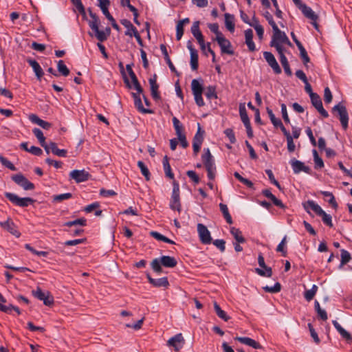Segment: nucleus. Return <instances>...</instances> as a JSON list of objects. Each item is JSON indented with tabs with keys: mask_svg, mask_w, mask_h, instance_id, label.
<instances>
[{
	"mask_svg": "<svg viewBox=\"0 0 352 352\" xmlns=\"http://www.w3.org/2000/svg\"><path fill=\"white\" fill-rule=\"evenodd\" d=\"M286 239H287V236H285L283 237V239H282V241H280V243L278 245L277 248H276V251L281 252L282 255L283 256H285L287 254V251L285 248V245L286 243Z\"/></svg>",
	"mask_w": 352,
	"mask_h": 352,
	"instance_id": "61",
	"label": "nucleus"
},
{
	"mask_svg": "<svg viewBox=\"0 0 352 352\" xmlns=\"http://www.w3.org/2000/svg\"><path fill=\"white\" fill-rule=\"evenodd\" d=\"M321 193L324 197H329V199L328 200V202L333 208H336L338 207V204L336 201L335 197L331 192H328V191H322Z\"/></svg>",
	"mask_w": 352,
	"mask_h": 352,
	"instance_id": "54",
	"label": "nucleus"
},
{
	"mask_svg": "<svg viewBox=\"0 0 352 352\" xmlns=\"http://www.w3.org/2000/svg\"><path fill=\"white\" fill-rule=\"evenodd\" d=\"M212 243L221 252L225 251L226 241L223 239H216Z\"/></svg>",
	"mask_w": 352,
	"mask_h": 352,
	"instance_id": "63",
	"label": "nucleus"
},
{
	"mask_svg": "<svg viewBox=\"0 0 352 352\" xmlns=\"http://www.w3.org/2000/svg\"><path fill=\"white\" fill-rule=\"evenodd\" d=\"M262 194L267 198L270 199L276 206L282 209L286 208L285 205L283 204L281 200L276 198L269 189L263 190Z\"/></svg>",
	"mask_w": 352,
	"mask_h": 352,
	"instance_id": "21",
	"label": "nucleus"
},
{
	"mask_svg": "<svg viewBox=\"0 0 352 352\" xmlns=\"http://www.w3.org/2000/svg\"><path fill=\"white\" fill-rule=\"evenodd\" d=\"M0 226L3 228L9 231L11 234L15 235L17 237H19L20 233L15 230L14 223L10 219H8L3 222H0Z\"/></svg>",
	"mask_w": 352,
	"mask_h": 352,
	"instance_id": "27",
	"label": "nucleus"
},
{
	"mask_svg": "<svg viewBox=\"0 0 352 352\" xmlns=\"http://www.w3.org/2000/svg\"><path fill=\"white\" fill-rule=\"evenodd\" d=\"M184 343L185 340L182 334L177 333L168 340L167 345L173 346L175 351H178L184 346Z\"/></svg>",
	"mask_w": 352,
	"mask_h": 352,
	"instance_id": "16",
	"label": "nucleus"
},
{
	"mask_svg": "<svg viewBox=\"0 0 352 352\" xmlns=\"http://www.w3.org/2000/svg\"><path fill=\"white\" fill-rule=\"evenodd\" d=\"M191 89L195 98V103L199 107L205 105V102L202 98L204 91L203 85L197 79H193L191 82Z\"/></svg>",
	"mask_w": 352,
	"mask_h": 352,
	"instance_id": "6",
	"label": "nucleus"
},
{
	"mask_svg": "<svg viewBox=\"0 0 352 352\" xmlns=\"http://www.w3.org/2000/svg\"><path fill=\"white\" fill-rule=\"evenodd\" d=\"M289 163L293 168L294 173L298 174L301 171H303L308 174L310 173V168L309 166H305L303 162L294 158L290 160Z\"/></svg>",
	"mask_w": 352,
	"mask_h": 352,
	"instance_id": "18",
	"label": "nucleus"
},
{
	"mask_svg": "<svg viewBox=\"0 0 352 352\" xmlns=\"http://www.w3.org/2000/svg\"><path fill=\"white\" fill-rule=\"evenodd\" d=\"M12 310L15 311L18 315L21 314V311L18 307L14 306L11 304L8 305L0 303V311L6 314H10Z\"/></svg>",
	"mask_w": 352,
	"mask_h": 352,
	"instance_id": "36",
	"label": "nucleus"
},
{
	"mask_svg": "<svg viewBox=\"0 0 352 352\" xmlns=\"http://www.w3.org/2000/svg\"><path fill=\"white\" fill-rule=\"evenodd\" d=\"M263 56L268 65L272 67L273 72L276 74H280L282 72L278 62L276 61L274 54L270 52H264Z\"/></svg>",
	"mask_w": 352,
	"mask_h": 352,
	"instance_id": "15",
	"label": "nucleus"
},
{
	"mask_svg": "<svg viewBox=\"0 0 352 352\" xmlns=\"http://www.w3.org/2000/svg\"><path fill=\"white\" fill-rule=\"evenodd\" d=\"M100 207V204L98 202H94V203H92L88 206H87L84 210L87 212V213H90L92 211H94V210H96L95 211V215L96 216H100L101 214H102V210H96L98 209V208Z\"/></svg>",
	"mask_w": 352,
	"mask_h": 352,
	"instance_id": "39",
	"label": "nucleus"
},
{
	"mask_svg": "<svg viewBox=\"0 0 352 352\" xmlns=\"http://www.w3.org/2000/svg\"><path fill=\"white\" fill-rule=\"evenodd\" d=\"M214 309L217 314V315L224 321H228L230 319V317L226 314V313L221 309L220 306L217 302H214Z\"/></svg>",
	"mask_w": 352,
	"mask_h": 352,
	"instance_id": "40",
	"label": "nucleus"
},
{
	"mask_svg": "<svg viewBox=\"0 0 352 352\" xmlns=\"http://www.w3.org/2000/svg\"><path fill=\"white\" fill-rule=\"evenodd\" d=\"M263 290L269 293H277L281 289V285L279 283H276L273 287L265 286L263 287Z\"/></svg>",
	"mask_w": 352,
	"mask_h": 352,
	"instance_id": "52",
	"label": "nucleus"
},
{
	"mask_svg": "<svg viewBox=\"0 0 352 352\" xmlns=\"http://www.w3.org/2000/svg\"><path fill=\"white\" fill-rule=\"evenodd\" d=\"M69 177L75 180L76 183H81L87 181L91 177L90 174L85 170H74L70 172Z\"/></svg>",
	"mask_w": 352,
	"mask_h": 352,
	"instance_id": "14",
	"label": "nucleus"
},
{
	"mask_svg": "<svg viewBox=\"0 0 352 352\" xmlns=\"http://www.w3.org/2000/svg\"><path fill=\"white\" fill-rule=\"evenodd\" d=\"M50 148L53 154L58 157H66L67 151L65 149H59L55 142H50Z\"/></svg>",
	"mask_w": 352,
	"mask_h": 352,
	"instance_id": "34",
	"label": "nucleus"
},
{
	"mask_svg": "<svg viewBox=\"0 0 352 352\" xmlns=\"http://www.w3.org/2000/svg\"><path fill=\"white\" fill-rule=\"evenodd\" d=\"M310 99L312 105L317 109V111L321 114V116H323L324 118H328L329 113L324 109L321 98L319 96V95L317 94H311Z\"/></svg>",
	"mask_w": 352,
	"mask_h": 352,
	"instance_id": "13",
	"label": "nucleus"
},
{
	"mask_svg": "<svg viewBox=\"0 0 352 352\" xmlns=\"http://www.w3.org/2000/svg\"><path fill=\"white\" fill-rule=\"evenodd\" d=\"M129 76L133 82L134 89L138 92V94H142L143 92V89L142 88L138 78L134 72H131L129 74Z\"/></svg>",
	"mask_w": 352,
	"mask_h": 352,
	"instance_id": "45",
	"label": "nucleus"
},
{
	"mask_svg": "<svg viewBox=\"0 0 352 352\" xmlns=\"http://www.w3.org/2000/svg\"><path fill=\"white\" fill-rule=\"evenodd\" d=\"M258 263L259 266L261 267L263 269L256 268V273L261 276L268 278L271 277L272 276V270L270 267H267L265 265L264 257L261 253L258 254Z\"/></svg>",
	"mask_w": 352,
	"mask_h": 352,
	"instance_id": "9",
	"label": "nucleus"
},
{
	"mask_svg": "<svg viewBox=\"0 0 352 352\" xmlns=\"http://www.w3.org/2000/svg\"><path fill=\"white\" fill-rule=\"evenodd\" d=\"M265 173L267 175L269 179L270 180L271 183L274 184L278 188L280 189V185L278 183V182L275 179L274 175L273 174V172L270 169L265 170Z\"/></svg>",
	"mask_w": 352,
	"mask_h": 352,
	"instance_id": "60",
	"label": "nucleus"
},
{
	"mask_svg": "<svg viewBox=\"0 0 352 352\" xmlns=\"http://www.w3.org/2000/svg\"><path fill=\"white\" fill-rule=\"evenodd\" d=\"M30 120L34 124H38L41 127H42L44 129H49L52 126V124L46 122L42 119H41L36 114H31L29 116Z\"/></svg>",
	"mask_w": 352,
	"mask_h": 352,
	"instance_id": "23",
	"label": "nucleus"
},
{
	"mask_svg": "<svg viewBox=\"0 0 352 352\" xmlns=\"http://www.w3.org/2000/svg\"><path fill=\"white\" fill-rule=\"evenodd\" d=\"M173 186V188L170 201V208L173 210H177L178 212H180L182 210V205L179 196V184L177 181L174 180Z\"/></svg>",
	"mask_w": 352,
	"mask_h": 352,
	"instance_id": "5",
	"label": "nucleus"
},
{
	"mask_svg": "<svg viewBox=\"0 0 352 352\" xmlns=\"http://www.w3.org/2000/svg\"><path fill=\"white\" fill-rule=\"evenodd\" d=\"M205 96L208 100L217 98L216 87L214 86H208L206 88Z\"/></svg>",
	"mask_w": 352,
	"mask_h": 352,
	"instance_id": "46",
	"label": "nucleus"
},
{
	"mask_svg": "<svg viewBox=\"0 0 352 352\" xmlns=\"http://www.w3.org/2000/svg\"><path fill=\"white\" fill-rule=\"evenodd\" d=\"M72 197V194L70 192L54 195L52 199L54 202H61L63 200L69 199Z\"/></svg>",
	"mask_w": 352,
	"mask_h": 352,
	"instance_id": "50",
	"label": "nucleus"
},
{
	"mask_svg": "<svg viewBox=\"0 0 352 352\" xmlns=\"http://www.w3.org/2000/svg\"><path fill=\"white\" fill-rule=\"evenodd\" d=\"M5 197L12 204L20 207H27L30 204H33L35 200L30 197L21 198L16 195L6 192H5Z\"/></svg>",
	"mask_w": 352,
	"mask_h": 352,
	"instance_id": "7",
	"label": "nucleus"
},
{
	"mask_svg": "<svg viewBox=\"0 0 352 352\" xmlns=\"http://www.w3.org/2000/svg\"><path fill=\"white\" fill-rule=\"evenodd\" d=\"M301 11L307 18L311 21H317L318 19V15L312 10V9L306 5H301Z\"/></svg>",
	"mask_w": 352,
	"mask_h": 352,
	"instance_id": "28",
	"label": "nucleus"
},
{
	"mask_svg": "<svg viewBox=\"0 0 352 352\" xmlns=\"http://www.w3.org/2000/svg\"><path fill=\"white\" fill-rule=\"evenodd\" d=\"M177 264V260L170 256H162L161 258H155L151 263V266L153 270L157 274H161L162 272V266L165 267L173 268L175 267Z\"/></svg>",
	"mask_w": 352,
	"mask_h": 352,
	"instance_id": "1",
	"label": "nucleus"
},
{
	"mask_svg": "<svg viewBox=\"0 0 352 352\" xmlns=\"http://www.w3.org/2000/svg\"><path fill=\"white\" fill-rule=\"evenodd\" d=\"M245 44L250 52L256 50V45L253 41V31L252 29L245 30Z\"/></svg>",
	"mask_w": 352,
	"mask_h": 352,
	"instance_id": "22",
	"label": "nucleus"
},
{
	"mask_svg": "<svg viewBox=\"0 0 352 352\" xmlns=\"http://www.w3.org/2000/svg\"><path fill=\"white\" fill-rule=\"evenodd\" d=\"M187 47L190 53V67L193 71H196L198 69L199 63H198V52L193 47L192 43L190 41H188L187 43Z\"/></svg>",
	"mask_w": 352,
	"mask_h": 352,
	"instance_id": "17",
	"label": "nucleus"
},
{
	"mask_svg": "<svg viewBox=\"0 0 352 352\" xmlns=\"http://www.w3.org/2000/svg\"><path fill=\"white\" fill-rule=\"evenodd\" d=\"M201 160L207 170V176L210 180H214L216 176V166L213 157L208 148H204Z\"/></svg>",
	"mask_w": 352,
	"mask_h": 352,
	"instance_id": "2",
	"label": "nucleus"
},
{
	"mask_svg": "<svg viewBox=\"0 0 352 352\" xmlns=\"http://www.w3.org/2000/svg\"><path fill=\"white\" fill-rule=\"evenodd\" d=\"M239 114H240L241 121L243 122V123L244 124H249L250 122L244 104H240Z\"/></svg>",
	"mask_w": 352,
	"mask_h": 352,
	"instance_id": "41",
	"label": "nucleus"
},
{
	"mask_svg": "<svg viewBox=\"0 0 352 352\" xmlns=\"http://www.w3.org/2000/svg\"><path fill=\"white\" fill-rule=\"evenodd\" d=\"M340 256H341V261H340V267H342L344 265L349 263L351 258L350 253L344 249L341 250V255Z\"/></svg>",
	"mask_w": 352,
	"mask_h": 352,
	"instance_id": "47",
	"label": "nucleus"
},
{
	"mask_svg": "<svg viewBox=\"0 0 352 352\" xmlns=\"http://www.w3.org/2000/svg\"><path fill=\"white\" fill-rule=\"evenodd\" d=\"M162 164L166 177H168L169 179H173L174 174L172 172L171 167L168 161V157L166 155L164 157Z\"/></svg>",
	"mask_w": 352,
	"mask_h": 352,
	"instance_id": "30",
	"label": "nucleus"
},
{
	"mask_svg": "<svg viewBox=\"0 0 352 352\" xmlns=\"http://www.w3.org/2000/svg\"><path fill=\"white\" fill-rule=\"evenodd\" d=\"M85 226L87 225V220L85 218H80L74 221H67L63 226L67 227H72L74 226Z\"/></svg>",
	"mask_w": 352,
	"mask_h": 352,
	"instance_id": "42",
	"label": "nucleus"
},
{
	"mask_svg": "<svg viewBox=\"0 0 352 352\" xmlns=\"http://www.w3.org/2000/svg\"><path fill=\"white\" fill-rule=\"evenodd\" d=\"M140 94L138 93H133L132 96L134 98V104L137 109L143 113H153V111L151 109H146L143 107Z\"/></svg>",
	"mask_w": 352,
	"mask_h": 352,
	"instance_id": "20",
	"label": "nucleus"
},
{
	"mask_svg": "<svg viewBox=\"0 0 352 352\" xmlns=\"http://www.w3.org/2000/svg\"><path fill=\"white\" fill-rule=\"evenodd\" d=\"M191 32L197 41H202L203 34L199 30V21H195L191 27Z\"/></svg>",
	"mask_w": 352,
	"mask_h": 352,
	"instance_id": "31",
	"label": "nucleus"
},
{
	"mask_svg": "<svg viewBox=\"0 0 352 352\" xmlns=\"http://www.w3.org/2000/svg\"><path fill=\"white\" fill-rule=\"evenodd\" d=\"M173 126L175 128L177 136H180L181 135H183L184 134L182 132L183 131V126L181 124V122H179V120L176 117H173Z\"/></svg>",
	"mask_w": 352,
	"mask_h": 352,
	"instance_id": "48",
	"label": "nucleus"
},
{
	"mask_svg": "<svg viewBox=\"0 0 352 352\" xmlns=\"http://www.w3.org/2000/svg\"><path fill=\"white\" fill-rule=\"evenodd\" d=\"M263 15L266 20L267 21V22L269 23V24L272 26V30L278 28L275 21H274L272 15L268 11H266Z\"/></svg>",
	"mask_w": 352,
	"mask_h": 352,
	"instance_id": "62",
	"label": "nucleus"
},
{
	"mask_svg": "<svg viewBox=\"0 0 352 352\" xmlns=\"http://www.w3.org/2000/svg\"><path fill=\"white\" fill-rule=\"evenodd\" d=\"M120 23L127 29V30L125 32V35L131 37L135 34V32H138L136 28L133 26L130 21L127 19H122L121 20Z\"/></svg>",
	"mask_w": 352,
	"mask_h": 352,
	"instance_id": "29",
	"label": "nucleus"
},
{
	"mask_svg": "<svg viewBox=\"0 0 352 352\" xmlns=\"http://www.w3.org/2000/svg\"><path fill=\"white\" fill-rule=\"evenodd\" d=\"M150 234H151V236H152L156 240L162 241H164L165 243H170V244H175V243L173 240L167 238L166 236H164L163 234H162L160 232H157L156 231H151L150 232Z\"/></svg>",
	"mask_w": 352,
	"mask_h": 352,
	"instance_id": "38",
	"label": "nucleus"
},
{
	"mask_svg": "<svg viewBox=\"0 0 352 352\" xmlns=\"http://www.w3.org/2000/svg\"><path fill=\"white\" fill-rule=\"evenodd\" d=\"M146 277L148 278V282L155 287H168L169 285V283L167 277H162L160 278H153L149 273L146 274Z\"/></svg>",
	"mask_w": 352,
	"mask_h": 352,
	"instance_id": "19",
	"label": "nucleus"
},
{
	"mask_svg": "<svg viewBox=\"0 0 352 352\" xmlns=\"http://www.w3.org/2000/svg\"><path fill=\"white\" fill-rule=\"evenodd\" d=\"M332 111L334 113H338L342 126L344 130H346L348 127L349 121V116L346 107L341 103H339L333 107Z\"/></svg>",
	"mask_w": 352,
	"mask_h": 352,
	"instance_id": "8",
	"label": "nucleus"
},
{
	"mask_svg": "<svg viewBox=\"0 0 352 352\" xmlns=\"http://www.w3.org/2000/svg\"><path fill=\"white\" fill-rule=\"evenodd\" d=\"M298 48L300 51V56L302 60L303 64L306 66L307 64L310 62V58L307 54V52L302 45H301V47L300 46V47Z\"/></svg>",
	"mask_w": 352,
	"mask_h": 352,
	"instance_id": "51",
	"label": "nucleus"
},
{
	"mask_svg": "<svg viewBox=\"0 0 352 352\" xmlns=\"http://www.w3.org/2000/svg\"><path fill=\"white\" fill-rule=\"evenodd\" d=\"M32 295L38 300H41L46 294L43 292L41 287H37L35 290L32 291Z\"/></svg>",
	"mask_w": 352,
	"mask_h": 352,
	"instance_id": "64",
	"label": "nucleus"
},
{
	"mask_svg": "<svg viewBox=\"0 0 352 352\" xmlns=\"http://www.w3.org/2000/svg\"><path fill=\"white\" fill-rule=\"evenodd\" d=\"M0 162L5 167L9 168L11 170H15L16 168L14 165L7 158L0 155Z\"/></svg>",
	"mask_w": 352,
	"mask_h": 352,
	"instance_id": "55",
	"label": "nucleus"
},
{
	"mask_svg": "<svg viewBox=\"0 0 352 352\" xmlns=\"http://www.w3.org/2000/svg\"><path fill=\"white\" fill-rule=\"evenodd\" d=\"M27 62L32 67L37 78L41 80L44 73L38 63L36 60L31 58L28 59Z\"/></svg>",
	"mask_w": 352,
	"mask_h": 352,
	"instance_id": "26",
	"label": "nucleus"
},
{
	"mask_svg": "<svg viewBox=\"0 0 352 352\" xmlns=\"http://www.w3.org/2000/svg\"><path fill=\"white\" fill-rule=\"evenodd\" d=\"M236 340H238L242 344H246L248 346H252L254 349H261V345L255 341L254 340L248 338V337H236L234 338Z\"/></svg>",
	"mask_w": 352,
	"mask_h": 352,
	"instance_id": "24",
	"label": "nucleus"
},
{
	"mask_svg": "<svg viewBox=\"0 0 352 352\" xmlns=\"http://www.w3.org/2000/svg\"><path fill=\"white\" fill-rule=\"evenodd\" d=\"M284 44L289 46H292V45L284 32L281 31L278 28H274V30H273V35L270 45L272 47Z\"/></svg>",
	"mask_w": 352,
	"mask_h": 352,
	"instance_id": "4",
	"label": "nucleus"
},
{
	"mask_svg": "<svg viewBox=\"0 0 352 352\" xmlns=\"http://www.w3.org/2000/svg\"><path fill=\"white\" fill-rule=\"evenodd\" d=\"M197 232H198L200 241L203 244L207 245V244L211 243L212 237L210 236V232L206 226H204L202 223H198Z\"/></svg>",
	"mask_w": 352,
	"mask_h": 352,
	"instance_id": "11",
	"label": "nucleus"
},
{
	"mask_svg": "<svg viewBox=\"0 0 352 352\" xmlns=\"http://www.w3.org/2000/svg\"><path fill=\"white\" fill-rule=\"evenodd\" d=\"M12 179L25 190L34 189V184L21 173L13 175Z\"/></svg>",
	"mask_w": 352,
	"mask_h": 352,
	"instance_id": "10",
	"label": "nucleus"
},
{
	"mask_svg": "<svg viewBox=\"0 0 352 352\" xmlns=\"http://www.w3.org/2000/svg\"><path fill=\"white\" fill-rule=\"evenodd\" d=\"M32 132L39 141L40 144L45 142V138L44 137L43 133L40 129L34 128L32 130Z\"/></svg>",
	"mask_w": 352,
	"mask_h": 352,
	"instance_id": "57",
	"label": "nucleus"
},
{
	"mask_svg": "<svg viewBox=\"0 0 352 352\" xmlns=\"http://www.w3.org/2000/svg\"><path fill=\"white\" fill-rule=\"evenodd\" d=\"M322 217V220L324 224L329 227L333 226L332 219L330 214H327L324 211L320 215Z\"/></svg>",
	"mask_w": 352,
	"mask_h": 352,
	"instance_id": "59",
	"label": "nucleus"
},
{
	"mask_svg": "<svg viewBox=\"0 0 352 352\" xmlns=\"http://www.w3.org/2000/svg\"><path fill=\"white\" fill-rule=\"evenodd\" d=\"M230 233L234 236L236 242L241 243H245V240L242 235L241 231L239 229L232 227L230 228Z\"/></svg>",
	"mask_w": 352,
	"mask_h": 352,
	"instance_id": "37",
	"label": "nucleus"
},
{
	"mask_svg": "<svg viewBox=\"0 0 352 352\" xmlns=\"http://www.w3.org/2000/svg\"><path fill=\"white\" fill-rule=\"evenodd\" d=\"M43 302V304L46 306H51L54 304V297L51 295L49 292H46L45 296L41 300Z\"/></svg>",
	"mask_w": 352,
	"mask_h": 352,
	"instance_id": "56",
	"label": "nucleus"
},
{
	"mask_svg": "<svg viewBox=\"0 0 352 352\" xmlns=\"http://www.w3.org/2000/svg\"><path fill=\"white\" fill-rule=\"evenodd\" d=\"M89 16L91 19L88 21L89 26L94 32L95 36L100 42H103L107 40V34L102 30H99V25L100 21L96 14L89 10Z\"/></svg>",
	"mask_w": 352,
	"mask_h": 352,
	"instance_id": "3",
	"label": "nucleus"
},
{
	"mask_svg": "<svg viewBox=\"0 0 352 352\" xmlns=\"http://www.w3.org/2000/svg\"><path fill=\"white\" fill-rule=\"evenodd\" d=\"M138 166L140 168L142 174L145 177L146 180L149 181L151 177V173L149 172L148 168L144 164V163L142 161H138Z\"/></svg>",
	"mask_w": 352,
	"mask_h": 352,
	"instance_id": "43",
	"label": "nucleus"
},
{
	"mask_svg": "<svg viewBox=\"0 0 352 352\" xmlns=\"http://www.w3.org/2000/svg\"><path fill=\"white\" fill-rule=\"evenodd\" d=\"M58 71L64 76H67L69 74V69L65 65L63 60H60L57 64Z\"/></svg>",
	"mask_w": 352,
	"mask_h": 352,
	"instance_id": "49",
	"label": "nucleus"
},
{
	"mask_svg": "<svg viewBox=\"0 0 352 352\" xmlns=\"http://www.w3.org/2000/svg\"><path fill=\"white\" fill-rule=\"evenodd\" d=\"M224 134L229 139L231 144H234L236 141L234 133L230 128H228L224 131Z\"/></svg>",
	"mask_w": 352,
	"mask_h": 352,
	"instance_id": "58",
	"label": "nucleus"
},
{
	"mask_svg": "<svg viewBox=\"0 0 352 352\" xmlns=\"http://www.w3.org/2000/svg\"><path fill=\"white\" fill-rule=\"evenodd\" d=\"M333 324L337 331L340 333L342 337L346 340H350L351 338V334L346 331L342 326L336 321L333 320Z\"/></svg>",
	"mask_w": 352,
	"mask_h": 352,
	"instance_id": "35",
	"label": "nucleus"
},
{
	"mask_svg": "<svg viewBox=\"0 0 352 352\" xmlns=\"http://www.w3.org/2000/svg\"><path fill=\"white\" fill-rule=\"evenodd\" d=\"M225 25L226 28L230 32L234 31V16L228 13L225 14Z\"/></svg>",
	"mask_w": 352,
	"mask_h": 352,
	"instance_id": "32",
	"label": "nucleus"
},
{
	"mask_svg": "<svg viewBox=\"0 0 352 352\" xmlns=\"http://www.w3.org/2000/svg\"><path fill=\"white\" fill-rule=\"evenodd\" d=\"M214 41H216L218 43L222 54H226L229 55L234 54V51L231 49V43L229 40L226 39L223 35L221 36L215 37Z\"/></svg>",
	"mask_w": 352,
	"mask_h": 352,
	"instance_id": "12",
	"label": "nucleus"
},
{
	"mask_svg": "<svg viewBox=\"0 0 352 352\" xmlns=\"http://www.w3.org/2000/svg\"><path fill=\"white\" fill-rule=\"evenodd\" d=\"M318 291V286L316 285H313L311 289L307 290L305 292L304 297L308 301H311L314 296L316 295Z\"/></svg>",
	"mask_w": 352,
	"mask_h": 352,
	"instance_id": "44",
	"label": "nucleus"
},
{
	"mask_svg": "<svg viewBox=\"0 0 352 352\" xmlns=\"http://www.w3.org/2000/svg\"><path fill=\"white\" fill-rule=\"evenodd\" d=\"M266 110L272 123L275 127H277V125H278V124L281 122V120L275 117V115L274 114L271 109L267 107Z\"/></svg>",
	"mask_w": 352,
	"mask_h": 352,
	"instance_id": "53",
	"label": "nucleus"
},
{
	"mask_svg": "<svg viewBox=\"0 0 352 352\" xmlns=\"http://www.w3.org/2000/svg\"><path fill=\"white\" fill-rule=\"evenodd\" d=\"M219 208H220V210L222 212L223 217L225 218L226 222L229 224H232V223H233L232 219L229 212L227 205L221 203L219 204Z\"/></svg>",
	"mask_w": 352,
	"mask_h": 352,
	"instance_id": "33",
	"label": "nucleus"
},
{
	"mask_svg": "<svg viewBox=\"0 0 352 352\" xmlns=\"http://www.w3.org/2000/svg\"><path fill=\"white\" fill-rule=\"evenodd\" d=\"M160 50L162 51V54L164 55V58L166 63L168 65L169 69L171 70V72H173L175 73L177 75H178L177 69H176L175 67L174 66V65L173 64V63L169 57L166 45L164 44H161Z\"/></svg>",
	"mask_w": 352,
	"mask_h": 352,
	"instance_id": "25",
	"label": "nucleus"
}]
</instances>
